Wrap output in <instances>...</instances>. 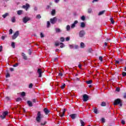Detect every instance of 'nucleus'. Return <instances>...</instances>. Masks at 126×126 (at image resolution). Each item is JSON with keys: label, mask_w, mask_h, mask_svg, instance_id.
Instances as JSON below:
<instances>
[{"label": "nucleus", "mask_w": 126, "mask_h": 126, "mask_svg": "<svg viewBox=\"0 0 126 126\" xmlns=\"http://www.w3.org/2000/svg\"><path fill=\"white\" fill-rule=\"evenodd\" d=\"M11 47H12V48H13V49H14L15 48V43L12 42Z\"/></svg>", "instance_id": "c9c22d12"}, {"label": "nucleus", "mask_w": 126, "mask_h": 126, "mask_svg": "<svg viewBox=\"0 0 126 126\" xmlns=\"http://www.w3.org/2000/svg\"><path fill=\"white\" fill-rule=\"evenodd\" d=\"M51 26V22L50 21H47V28H49Z\"/></svg>", "instance_id": "393cba45"}, {"label": "nucleus", "mask_w": 126, "mask_h": 126, "mask_svg": "<svg viewBox=\"0 0 126 126\" xmlns=\"http://www.w3.org/2000/svg\"><path fill=\"white\" fill-rule=\"evenodd\" d=\"M21 95L23 97H24L26 95V93H25V92H22Z\"/></svg>", "instance_id": "e433bc0d"}, {"label": "nucleus", "mask_w": 126, "mask_h": 126, "mask_svg": "<svg viewBox=\"0 0 126 126\" xmlns=\"http://www.w3.org/2000/svg\"><path fill=\"white\" fill-rule=\"evenodd\" d=\"M16 21V20H15V17H13L11 18V22L13 23H15Z\"/></svg>", "instance_id": "aec40b11"}, {"label": "nucleus", "mask_w": 126, "mask_h": 126, "mask_svg": "<svg viewBox=\"0 0 126 126\" xmlns=\"http://www.w3.org/2000/svg\"><path fill=\"white\" fill-rule=\"evenodd\" d=\"M61 42H64V38L63 37H62L60 38Z\"/></svg>", "instance_id": "58836bf2"}, {"label": "nucleus", "mask_w": 126, "mask_h": 126, "mask_svg": "<svg viewBox=\"0 0 126 126\" xmlns=\"http://www.w3.org/2000/svg\"><path fill=\"white\" fill-rule=\"evenodd\" d=\"M32 87H33V84H32V83L30 84V85H29V88L31 89V88H32Z\"/></svg>", "instance_id": "ea45409f"}, {"label": "nucleus", "mask_w": 126, "mask_h": 126, "mask_svg": "<svg viewBox=\"0 0 126 126\" xmlns=\"http://www.w3.org/2000/svg\"><path fill=\"white\" fill-rule=\"evenodd\" d=\"M37 73L39 74L38 77H42V73H43V71H42V69L38 68L37 69Z\"/></svg>", "instance_id": "9d476101"}, {"label": "nucleus", "mask_w": 126, "mask_h": 126, "mask_svg": "<svg viewBox=\"0 0 126 126\" xmlns=\"http://www.w3.org/2000/svg\"><path fill=\"white\" fill-rule=\"evenodd\" d=\"M65 87V84H63L62 86H61V89H63Z\"/></svg>", "instance_id": "37998d69"}, {"label": "nucleus", "mask_w": 126, "mask_h": 126, "mask_svg": "<svg viewBox=\"0 0 126 126\" xmlns=\"http://www.w3.org/2000/svg\"><path fill=\"white\" fill-rule=\"evenodd\" d=\"M2 51V46H0V52Z\"/></svg>", "instance_id": "69168bd1"}, {"label": "nucleus", "mask_w": 126, "mask_h": 126, "mask_svg": "<svg viewBox=\"0 0 126 126\" xmlns=\"http://www.w3.org/2000/svg\"><path fill=\"white\" fill-rule=\"evenodd\" d=\"M19 36V31H17L14 34L12 35V38L13 40H15V39Z\"/></svg>", "instance_id": "20e7f679"}, {"label": "nucleus", "mask_w": 126, "mask_h": 126, "mask_svg": "<svg viewBox=\"0 0 126 126\" xmlns=\"http://www.w3.org/2000/svg\"><path fill=\"white\" fill-rule=\"evenodd\" d=\"M5 38V36H1V39H2V40H4V38Z\"/></svg>", "instance_id": "338daca9"}, {"label": "nucleus", "mask_w": 126, "mask_h": 126, "mask_svg": "<svg viewBox=\"0 0 126 126\" xmlns=\"http://www.w3.org/2000/svg\"><path fill=\"white\" fill-rule=\"evenodd\" d=\"M5 99H6V101H9V100H10V98H9V97H8V96H6L5 97Z\"/></svg>", "instance_id": "603ef678"}, {"label": "nucleus", "mask_w": 126, "mask_h": 126, "mask_svg": "<svg viewBox=\"0 0 126 126\" xmlns=\"http://www.w3.org/2000/svg\"><path fill=\"white\" fill-rule=\"evenodd\" d=\"M36 19H41V18H42V16H41V15L38 14L36 15Z\"/></svg>", "instance_id": "5701e85b"}, {"label": "nucleus", "mask_w": 126, "mask_h": 126, "mask_svg": "<svg viewBox=\"0 0 126 126\" xmlns=\"http://www.w3.org/2000/svg\"><path fill=\"white\" fill-rule=\"evenodd\" d=\"M94 114H98V110L97 109V108H94Z\"/></svg>", "instance_id": "2f4dec72"}, {"label": "nucleus", "mask_w": 126, "mask_h": 126, "mask_svg": "<svg viewBox=\"0 0 126 126\" xmlns=\"http://www.w3.org/2000/svg\"><path fill=\"white\" fill-rule=\"evenodd\" d=\"M34 10L35 11H37V10H38V8H37V7H34Z\"/></svg>", "instance_id": "0e129e2a"}, {"label": "nucleus", "mask_w": 126, "mask_h": 126, "mask_svg": "<svg viewBox=\"0 0 126 126\" xmlns=\"http://www.w3.org/2000/svg\"><path fill=\"white\" fill-rule=\"evenodd\" d=\"M113 105H114V106L119 105L120 107H123V101L121 99L117 98L114 100Z\"/></svg>", "instance_id": "f257e3e1"}, {"label": "nucleus", "mask_w": 126, "mask_h": 126, "mask_svg": "<svg viewBox=\"0 0 126 126\" xmlns=\"http://www.w3.org/2000/svg\"><path fill=\"white\" fill-rule=\"evenodd\" d=\"M56 33H60V32H62V31H61V29H60L59 28H56Z\"/></svg>", "instance_id": "a878e982"}, {"label": "nucleus", "mask_w": 126, "mask_h": 126, "mask_svg": "<svg viewBox=\"0 0 126 126\" xmlns=\"http://www.w3.org/2000/svg\"><path fill=\"white\" fill-rule=\"evenodd\" d=\"M83 99L84 102H87L88 100H89V96H88V95L86 94H84L83 95Z\"/></svg>", "instance_id": "6e6552de"}, {"label": "nucleus", "mask_w": 126, "mask_h": 126, "mask_svg": "<svg viewBox=\"0 0 126 126\" xmlns=\"http://www.w3.org/2000/svg\"><path fill=\"white\" fill-rule=\"evenodd\" d=\"M40 37L41 38H44L45 37L43 32H40Z\"/></svg>", "instance_id": "79ce46f5"}, {"label": "nucleus", "mask_w": 126, "mask_h": 126, "mask_svg": "<svg viewBox=\"0 0 126 126\" xmlns=\"http://www.w3.org/2000/svg\"><path fill=\"white\" fill-rule=\"evenodd\" d=\"M8 13H6L5 14L2 15V17H3V18H5V17H6V16H8Z\"/></svg>", "instance_id": "7c9ffc66"}, {"label": "nucleus", "mask_w": 126, "mask_h": 126, "mask_svg": "<svg viewBox=\"0 0 126 126\" xmlns=\"http://www.w3.org/2000/svg\"><path fill=\"white\" fill-rule=\"evenodd\" d=\"M32 101L33 103H36V102H37V100L35 98L33 99Z\"/></svg>", "instance_id": "4d7b16f0"}, {"label": "nucleus", "mask_w": 126, "mask_h": 126, "mask_svg": "<svg viewBox=\"0 0 126 126\" xmlns=\"http://www.w3.org/2000/svg\"><path fill=\"white\" fill-rule=\"evenodd\" d=\"M101 122L102 123H105L106 121H105V118H101Z\"/></svg>", "instance_id": "3c124183"}, {"label": "nucleus", "mask_w": 126, "mask_h": 126, "mask_svg": "<svg viewBox=\"0 0 126 126\" xmlns=\"http://www.w3.org/2000/svg\"><path fill=\"white\" fill-rule=\"evenodd\" d=\"M42 118H43V116H42V114H41V112L38 111L35 119L37 123H40Z\"/></svg>", "instance_id": "f03ea898"}, {"label": "nucleus", "mask_w": 126, "mask_h": 126, "mask_svg": "<svg viewBox=\"0 0 126 126\" xmlns=\"http://www.w3.org/2000/svg\"><path fill=\"white\" fill-rule=\"evenodd\" d=\"M80 123H81V126H85V123L81 119L80 120Z\"/></svg>", "instance_id": "f3484780"}, {"label": "nucleus", "mask_w": 126, "mask_h": 126, "mask_svg": "<svg viewBox=\"0 0 126 126\" xmlns=\"http://www.w3.org/2000/svg\"><path fill=\"white\" fill-rule=\"evenodd\" d=\"M14 67H16V66H18V64L17 63L13 65Z\"/></svg>", "instance_id": "6e6d98bb"}, {"label": "nucleus", "mask_w": 126, "mask_h": 126, "mask_svg": "<svg viewBox=\"0 0 126 126\" xmlns=\"http://www.w3.org/2000/svg\"><path fill=\"white\" fill-rule=\"evenodd\" d=\"M69 117L72 119V120H75V119L77 117V114H72L69 115Z\"/></svg>", "instance_id": "9b49d317"}, {"label": "nucleus", "mask_w": 126, "mask_h": 126, "mask_svg": "<svg viewBox=\"0 0 126 126\" xmlns=\"http://www.w3.org/2000/svg\"><path fill=\"white\" fill-rule=\"evenodd\" d=\"M59 76H63V73L62 72H60L59 73Z\"/></svg>", "instance_id": "bf43d9fd"}, {"label": "nucleus", "mask_w": 126, "mask_h": 126, "mask_svg": "<svg viewBox=\"0 0 126 126\" xmlns=\"http://www.w3.org/2000/svg\"><path fill=\"white\" fill-rule=\"evenodd\" d=\"M121 123L122 124V125H125L126 124V122L124 120H122L121 121Z\"/></svg>", "instance_id": "13d9d810"}, {"label": "nucleus", "mask_w": 126, "mask_h": 126, "mask_svg": "<svg viewBox=\"0 0 126 126\" xmlns=\"http://www.w3.org/2000/svg\"><path fill=\"white\" fill-rule=\"evenodd\" d=\"M22 56L24 59V60H25L26 61H27L28 58L26 55L24 53H22Z\"/></svg>", "instance_id": "4468645a"}, {"label": "nucleus", "mask_w": 126, "mask_h": 126, "mask_svg": "<svg viewBox=\"0 0 126 126\" xmlns=\"http://www.w3.org/2000/svg\"><path fill=\"white\" fill-rule=\"evenodd\" d=\"M20 101H22V98H21V97H18L16 100V102H20Z\"/></svg>", "instance_id": "c85d7f7f"}, {"label": "nucleus", "mask_w": 126, "mask_h": 126, "mask_svg": "<svg viewBox=\"0 0 126 126\" xmlns=\"http://www.w3.org/2000/svg\"><path fill=\"white\" fill-rule=\"evenodd\" d=\"M46 124H47V121H45V122H44V123H41V126H45V125H46Z\"/></svg>", "instance_id": "49530a36"}, {"label": "nucleus", "mask_w": 126, "mask_h": 126, "mask_svg": "<svg viewBox=\"0 0 126 126\" xmlns=\"http://www.w3.org/2000/svg\"><path fill=\"white\" fill-rule=\"evenodd\" d=\"M30 8V5L29 3H26V5L22 6V8H24L26 10V11Z\"/></svg>", "instance_id": "423d86ee"}, {"label": "nucleus", "mask_w": 126, "mask_h": 126, "mask_svg": "<svg viewBox=\"0 0 126 126\" xmlns=\"http://www.w3.org/2000/svg\"><path fill=\"white\" fill-rule=\"evenodd\" d=\"M60 44L61 45H60V48H64V44H63V43L61 42V43H60Z\"/></svg>", "instance_id": "473e14b6"}, {"label": "nucleus", "mask_w": 126, "mask_h": 126, "mask_svg": "<svg viewBox=\"0 0 126 126\" xmlns=\"http://www.w3.org/2000/svg\"><path fill=\"white\" fill-rule=\"evenodd\" d=\"M77 23H78V21H75L74 22V23L71 25V28H72V29H73V28H74L75 27V25L77 24Z\"/></svg>", "instance_id": "f8f14e48"}, {"label": "nucleus", "mask_w": 126, "mask_h": 126, "mask_svg": "<svg viewBox=\"0 0 126 126\" xmlns=\"http://www.w3.org/2000/svg\"><path fill=\"white\" fill-rule=\"evenodd\" d=\"M10 71H14V69L12 67H11V68H10Z\"/></svg>", "instance_id": "680f3d73"}, {"label": "nucleus", "mask_w": 126, "mask_h": 126, "mask_svg": "<svg viewBox=\"0 0 126 126\" xmlns=\"http://www.w3.org/2000/svg\"><path fill=\"white\" fill-rule=\"evenodd\" d=\"M99 61H100V62H103V57L99 56Z\"/></svg>", "instance_id": "a19ab883"}, {"label": "nucleus", "mask_w": 126, "mask_h": 126, "mask_svg": "<svg viewBox=\"0 0 126 126\" xmlns=\"http://www.w3.org/2000/svg\"><path fill=\"white\" fill-rule=\"evenodd\" d=\"M69 48H70V49H73V48H74L73 45H69Z\"/></svg>", "instance_id": "052dcab7"}, {"label": "nucleus", "mask_w": 126, "mask_h": 126, "mask_svg": "<svg viewBox=\"0 0 126 126\" xmlns=\"http://www.w3.org/2000/svg\"><path fill=\"white\" fill-rule=\"evenodd\" d=\"M13 32V31L12 30V29H10L9 31V35H11V34H12Z\"/></svg>", "instance_id": "4c0bfd02"}, {"label": "nucleus", "mask_w": 126, "mask_h": 126, "mask_svg": "<svg viewBox=\"0 0 126 126\" xmlns=\"http://www.w3.org/2000/svg\"><path fill=\"white\" fill-rule=\"evenodd\" d=\"M110 21H111L112 24H115V21H114V18H110Z\"/></svg>", "instance_id": "72a5a7b5"}, {"label": "nucleus", "mask_w": 126, "mask_h": 126, "mask_svg": "<svg viewBox=\"0 0 126 126\" xmlns=\"http://www.w3.org/2000/svg\"><path fill=\"white\" fill-rule=\"evenodd\" d=\"M57 21H58V19L56 17H54V18L50 19V22L51 24H55V23H57Z\"/></svg>", "instance_id": "39448f33"}, {"label": "nucleus", "mask_w": 126, "mask_h": 126, "mask_svg": "<svg viewBox=\"0 0 126 126\" xmlns=\"http://www.w3.org/2000/svg\"><path fill=\"white\" fill-rule=\"evenodd\" d=\"M27 104L29 107H33V104L32 103V102L30 100H28L27 101Z\"/></svg>", "instance_id": "2eb2a0df"}, {"label": "nucleus", "mask_w": 126, "mask_h": 126, "mask_svg": "<svg viewBox=\"0 0 126 126\" xmlns=\"http://www.w3.org/2000/svg\"><path fill=\"white\" fill-rule=\"evenodd\" d=\"M22 12H23V11L21 10H18L17 11V14H18V15H21V14H22Z\"/></svg>", "instance_id": "412c9836"}, {"label": "nucleus", "mask_w": 126, "mask_h": 126, "mask_svg": "<svg viewBox=\"0 0 126 126\" xmlns=\"http://www.w3.org/2000/svg\"><path fill=\"white\" fill-rule=\"evenodd\" d=\"M92 82H93V81H92V80H90L86 81V83L87 84H92Z\"/></svg>", "instance_id": "a211bd4d"}, {"label": "nucleus", "mask_w": 126, "mask_h": 126, "mask_svg": "<svg viewBox=\"0 0 126 126\" xmlns=\"http://www.w3.org/2000/svg\"><path fill=\"white\" fill-rule=\"evenodd\" d=\"M106 102L105 101L102 102L101 104V107H105L106 106Z\"/></svg>", "instance_id": "c756f323"}, {"label": "nucleus", "mask_w": 126, "mask_h": 126, "mask_svg": "<svg viewBox=\"0 0 126 126\" xmlns=\"http://www.w3.org/2000/svg\"><path fill=\"white\" fill-rule=\"evenodd\" d=\"M10 77V74L9 73H7L6 75V78H7V77Z\"/></svg>", "instance_id": "5fc2aeb1"}, {"label": "nucleus", "mask_w": 126, "mask_h": 126, "mask_svg": "<svg viewBox=\"0 0 126 126\" xmlns=\"http://www.w3.org/2000/svg\"><path fill=\"white\" fill-rule=\"evenodd\" d=\"M121 90V89L120 88H117L116 91H117V92H120V91Z\"/></svg>", "instance_id": "864d4df0"}, {"label": "nucleus", "mask_w": 126, "mask_h": 126, "mask_svg": "<svg viewBox=\"0 0 126 126\" xmlns=\"http://www.w3.org/2000/svg\"><path fill=\"white\" fill-rule=\"evenodd\" d=\"M81 19H82V20H83V21H84V20H85V16H82L81 17Z\"/></svg>", "instance_id": "de8ad7c7"}, {"label": "nucleus", "mask_w": 126, "mask_h": 126, "mask_svg": "<svg viewBox=\"0 0 126 126\" xmlns=\"http://www.w3.org/2000/svg\"><path fill=\"white\" fill-rule=\"evenodd\" d=\"M30 20V18L28 17H25L23 18V21L24 23H27V22H28V21H29Z\"/></svg>", "instance_id": "1a4fd4ad"}, {"label": "nucleus", "mask_w": 126, "mask_h": 126, "mask_svg": "<svg viewBox=\"0 0 126 126\" xmlns=\"http://www.w3.org/2000/svg\"><path fill=\"white\" fill-rule=\"evenodd\" d=\"M43 111L44 112L45 115H48L50 112H51L49 109H48L47 108H45L43 109Z\"/></svg>", "instance_id": "ddd939ff"}, {"label": "nucleus", "mask_w": 126, "mask_h": 126, "mask_svg": "<svg viewBox=\"0 0 126 126\" xmlns=\"http://www.w3.org/2000/svg\"><path fill=\"white\" fill-rule=\"evenodd\" d=\"M65 112L64 111H63V113H62V114H61V113H59V116L60 117H61V118H63V116H64V113Z\"/></svg>", "instance_id": "cd10ccee"}, {"label": "nucleus", "mask_w": 126, "mask_h": 126, "mask_svg": "<svg viewBox=\"0 0 126 126\" xmlns=\"http://www.w3.org/2000/svg\"><path fill=\"white\" fill-rule=\"evenodd\" d=\"M122 75L124 77L126 76V72H123Z\"/></svg>", "instance_id": "8fccbe9b"}, {"label": "nucleus", "mask_w": 126, "mask_h": 126, "mask_svg": "<svg viewBox=\"0 0 126 126\" xmlns=\"http://www.w3.org/2000/svg\"><path fill=\"white\" fill-rule=\"evenodd\" d=\"M60 45V43L56 42L55 43V45L56 46V47H58V46H59Z\"/></svg>", "instance_id": "c03bdc74"}, {"label": "nucleus", "mask_w": 126, "mask_h": 126, "mask_svg": "<svg viewBox=\"0 0 126 126\" xmlns=\"http://www.w3.org/2000/svg\"><path fill=\"white\" fill-rule=\"evenodd\" d=\"M8 115V111H4L2 113V115L0 116V118L1 120H4L5 119V117Z\"/></svg>", "instance_id": "7ed1b4c3"}, {"label": "nucleus", "mask_w": 126, "mask_h": 126, "mask_svg": "<svg viewBox=\"0 0 126 126\" xmlns=\"http://www.w3.org/2000/svg\"><path fill=\"white\" fill-rule=\"evenodd\" d=\"M75 49H78V45H75Z\"/></svg>", "instance_id": "774afa93"}, {"label": "nucleus", "mask_w": 126, "mask_h": 126, "mask_svg": "<svg viewBox=\"0 0 126 126\" xmlns=\"http://www.w3.org/2000/svg\"><path fill=\"white\" fill-rule=\"evenodd\" d=\"M69 40H70V37H66L65 40H66V41H69Z\"/></svg>", "instance_id": "09e8293b"}, {"label": "nucleus", "mask_w": 126, "mask_h": 126, "mask_svg": "<svg viewBox=\"0 0 126 126\" xmlns=\"http://www.w3.org/2000/svg\"><path fill=\"white\" fill-rule=\"evenodd\" d=\"M80 27L81 28H84L85 27V23L84 22H81Z\"/></svg>", "instance_id": "6ab92c4d"}, {"label": "nucleus", "mask_w": 126, "mask_h": 126, "mask_svg": "<svg viewBox=\"0 0 126 126\" xmlns=\"http://www.w3.org/2000/svg\"><path fill=\"white\" fill-rule=\"evenodd\" d=\"M85 34H86V32H85V31L83 30L81 31L79 33V37H80V38H82L83 37H84V35H85Z\"/></svg>", "instance_id": "0eeeda50"}, {"label": "nucleus", "mask_w": 126, "mask_h": 126, "mask_svg": "<svg viewBox=\"0 0 126 126\" xmlns=\"http://www.w3.org/2000/svg\"><path fill=\"white\" fill-rule=\"evenodd\" d=\"M88 13H92V8H90L88 9Z\"/></svg>", "instance_id": "f704fd0d"}, {"label": "nucleus", "mask_w": 126, "mask_h": 126, "mask_svg": "<svg viewBox=\"0 0 126 126\" xmlns=\"http://www.w3.org/2000/svg\"><path fill=\"white\" fill-rule=\"evenodd\" d=\"M115 63H117V64L120 63V61H118V60L115 61Z\"/></svg>", "instance_id": "e2e57ef3"}, {"label": "nucleus", "mask_w": 126, "mask_h": 126, "mask_svg": "<svg viewBox=\"0 0 126 126\" xmlns=\"http://www.w3.org/2000/svg\"><path fill=\"white\" fill-rule=\"evenodd\" d=\"M51 14L53 16L55 15V14H56V10L55 9L52 10V11H51Z\"/></svg>", "instance_id": "bb28decb"}, {"label": "nucleus", "mask_w": 126, "mask_h": 126, "mask_svg": "<svg viewBox=\"0 0 126 126\" xmlns=\"http://www.w3.org/2000/svg\"><path fill=\"white\" fill-rule=\"evenodd\" d=\"M104 12H106V10H102V11H100V12L98 13V15H99V16H100V15H103V14Z\"/></svg>", "instance_id": "dca6fc26"}, {"label": "nucleus", "mask_w": 126, "mask_h": 126, "mask_svg": "<svg viewBox=\"0 0 126 126\" xmlns=\"http://www.w3.org/2000/svg\"><path fill=\"white\" fill-rule=\"evenodd\" d=\"M66 31H70V26L69 25H67L66 27Z\"/></svg>", "instance_id": "4be33fe9"}, {"label": "nucleus", "mask_w": 126, "mask_h": 126, "mask_svg": "<svg viewBox=\"0 0 126 126\" xmlns=\"http://www.w3.org/2000/svg\"><path fill=\"white\" fill-rule=\"evenodd\" d=\"M28 52H29V55H31V54H32V51L31 50V49H29L28 50Z\"/></svg>", "instance_id": "a18cd8bd"}, {"label": "nucleus", "mask_w": 126, "mask_h": 126, "mask_svg": "<svg viewBox=\"0 0 126 126\" xmlns=\"http://www.w3.org/2000/svg\"><path fill=\"white\" fill-rule=\"evenodd\" d=\"M80 47L82 48H85V44H84V43L81 42L80 44Z\"/></svg>", "instance_id": "b1692460"}]
</instances>
